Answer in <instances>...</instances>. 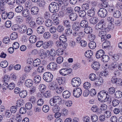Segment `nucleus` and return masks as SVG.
I'll use <instances>...</instances> for the list:
<instances>
[{
  "mask_svg": "<svg viewBox=\"0 0 122 122\" xmlns=\"http://www.w3.org/2000/svg\"><path fill=\"white\" fill-rule=\"evenodd\" d=\"M44 97L46 98L50 97L51 96L50 92L49 90H46L44 92H43Z\"/></svg>",
  "mask_w": 122,
  "mask_h": 122,
  "instance_id": "nucleus-48",
  "label": "nucleus"
},
{
  "mask_svg": "<svg viewBox=\"0 0 122 122\" xmlns=\"http://www.w3.org/2000/svg\"><path fill=\"white\" fill-rule=\"evenodd\" d=\"M109 96L107 92L105 90L101 91L98 95V99L101 102H103L109 100L110 99Z\"/></svg>",
  "mask_w": 122,
  "mask_h": 122,
  "instance_id": "nucleus-1",
  "label": "nucleus"
},
{
  "mask_svg": "<svg viewBox=\"0 0 122 122\" xmlns=\"http://www.w3.org/2000/svg\"><path fill=\"white\" fill-rule=\"evenodd\" d=\"M70 95V93L68 91H64L63 93V97L64 98L66 99L69 98Z\"/></svg>",
  "mask_w": 122,
  "mask_h": 122,
  "instance_id": "nucleus-36",
  "label": "nucleus"
},
{
  "mask_svg": "<svg viewBox=\"0 0 122 122\" xmlns=\"http://www.w3.org/2000/svg\"><path fill=\"white\" fill-rule=\"evenodd\" d=\"M82 93L81 90L79 88L74 89L73 91V95L76 97H79L81 95Z\"/></svg>",
  "mask_w": 122,
  "mask_h": 122,
  "instance_id": "nucleus-10",
  "label": "nucleus"
},
{
  "mask_svg": "<svg viewBox=\"0 0 122 122\" xmlns=\"http://www.w3.org/2000/svg\"><path fill=\"white\" fill-rule=\"evenodd\" d=\"M19 94L20 97L24 98L27 95V92L26 91L23 90L20 92Z\"/></svg>",
  "mask_w": 122,
  "mask_h": 122,
  "instance_id": "nucleus-47",
  "label": "nucleus"
},
{
  "mask_svg": "<svg viewBox=\"0 0 122 122\" xmlns=\"http://www.w3.org/2000/svg\"><path fill=\"white\" fill-rule=\"evenodd\" d=\"M98 16L102 18L106 17L107 15V10L103 8L99 9L97 13Z\"/></svg>",
  "mask_w": 122,
  "mask_h": 122,
  "instance_id": "nucleus-6",
  "label": "nucleus"
},
{
  "mask_svg": "<svg viewBox=\"0 0 122 122\" xmlns=\"http://www.w3.org/2000/svg\"><path fill=\"white\" fill-rule=\"evenodd\" d=\"M72 71V69H62L59 71L60 74L62 75L65 76L70 73Z\"/></svg>",
  "mask_w": 122,
  "mask_h": 122,
  "instance_id": "nucleus-9",
  "label": "nucleus"
},
{
  "mask_svg": "<svg viewBox=\"0 0 122 122\" xmlns=\"http://www.w3.org/2000/svg\"><path fill=\"white\" fill-rule=\"evenodd\" d=\"M86 20L84 19V20H82L81 21L80 25L81 27L83 28H85L88 26V22Z\"/></svg>",
  "mask_w": 122,
  "mask_h": 122,
  "instance_id": "nucleus-25",
  "label": "nucleus"
},
{
  "mask_svg": "<svg viewBox=\"0 0 122 122\" xmlns=\"http://www.w3.org/2000/svg\"><path fill=\"white\" fill-rule=\"evenodd\" d=\"M63 50L64 49L63 48H60L58 49L56 52L57 55L59 56L62 55L63 53Z\"/></svg>",
  "mask_w": 122,
  "mask_h": 122,
  "instance_id": "nucleus-52",
  "label": "nucleus"
},
{
  "mask_svg": "<svg viewBox=\"0 0 122 122\" xmlns=\"http://www.w3.org/2000/svg\"><path fill=\"white\" fill-rule=\"evenodd\" d=\"M49 107L47 105H44L42 107V110L43 111L45 112H48L49 110Z\"/></svg>",
  "mask_w": 122,
  "mask_h": 122,
  "instance_id": "nucleus-64",
  "label": "nucleus"
},
{
  "mask_svg": "<svg viewBox=\"0 0 122 122\" xmlns=\"http://www.w3.org/2000/svg\"><path fill=\"white\" fill-rule=\"evenodd\" d=\"M76 22H75L73 23L72 26L71 27L72 29L73 30H75L76 31H79L80 30V27L79 25L77 26L76 25Z\"/></svg>",
  "mask_w": 122,
  "mask_h": 122,
  "instance_id": "nucleus-34",
  "label": "nucleus"
},
{
  "mask_svg": "<svg viewBox=\"0 0 122 122\" xmlns=\"http://www.w3.org/2000/svg\"><path fill=\"white\" fill-rule=\"evenodd\" d=\"M79 17L83 18L84 19H86V13L85 10H81L78 13Z\"/></svg>",
  "mask_w": 122,
  "mask_h": 122,
  "instance_id": "nucleus-24",
  "label": "nucleus"
},
{
  "mask_svg": "<svg viewBox=\"0 0 122 122\" xmlns=\"http://www.w3.org/2000/svg\"><path fill=\"white\" fill-rule=\"evenodd\" d=\"M110 42L109 41H107L104 42L102 44V47L106 49L110 47Z\"/></svg>",
  "mask_w": 122,
  "mask_h": 122,
  "instance_id": "nucleus-30",
  "label": "nucleus"
},
{
  "mask_svg": "<svg viewBox=\"0 0 122 122\" xmlns=\"http://www.w3.org/2000/svg\"><path fill=\"white\" fill-rule=\"evenodd\" d=\"M106 24L105 21L103 20H101L95 26L96 29L97 30H102L103 29L105 30Z\"/></svg>",
  "mask_w": 122,
  "mask_h": 122,
  "instance_id": "nucleus-5",
  "label": "nucleus"
},
{
  "mask_svg": "<svg viewBox=\"0 0 122 122\" xmlns=\"http://www.w3.org/2000/svg\"><path fill=\"white\" fill-rule=\"evenodd\" d=\"M61 98L60 97L55 96L50 100V103L52 106L56 105L61 102Z\"/></svg>",
  "mask_w": 122,
  "mask_h": 122,
  "instance_id": "nucleus-3",
  "label": "nucleus"
},
{
  "mask_svg": "<svg viewBox=\"0 0 122 122\" xmlns=\"http://www.w3.org/2000/svg\"><path fill=\"white\" fill-rule=\"evenodd\" d=\"M54 44L53 41L51 40H49L46 41L44 43L43 46L45 49L51 47Z\"/></svg>",
  "mask_w": 122,
  "mask_h": 122,
  "instance_id": "nucleus-13",
  "label": "nucleus"
},
{
  "mask_svg": "<svg viewBox=\"0 0 122 122\" xmlns=\"http://www.w3.org/2000/svg\"><path fill=\"white\" fill-rule=\"evenodd\" d=\"M45 30L44 27L42 26H40L37 29V33L39 34H42L45 32Z\"/></svg>",
  "mask_w": 122,
  "mask_h": 122,
  "instance_id": "nucleus-22",
  "label": "nucleus"
},
{
  "mask_svg": "<svg viewBox=\"0 0 122 122\" xmlns=\"http://www.w3.org/2000/svg\"><path fill=\"white\" fill-rule=\"evenodd\" d=\"M103 82V79L102 77H99L97 78L96 80L95 83L98 85H101L102 84Z\"/></svg>",
  "mask_w": 122,
  "mask_h": 122,
  "instance_id": "nucleus-32",
  "label": "nucleus"
},
{
  "mask_svg": "<svg viewBox=\"0 0 122 122\" xmlns=\"http://www.w3.org/2000/svg\"><path fill=\"white\" fill-rule=\"evenodd\" d=\"M69 17L70 20L72 21H74L77 19V15L75 13H73L70 14L69 15Z\"/></svg>",
  "mask_w": 122,
  "mask_h": 122,
  "instance_id": "nucleus-15",
  "label": "nucleus"
},
{
  "mask_svg": "<svg viewBox=\"0 0 122 122\" xmlns=\"http://www.w3.org/2000/svg\"><path fill=\"white\" fill-rule=\"evenodd\" d=\"M118 66V64L117 63L115 62L113 63L109 67V69L113 70L116 69L117 68Z\"/></svg>",
  "mask_w": 122,
  "mask_h": 122,
  "instance_id": "nucleus-40",
  "label": "nucleus"
},
{
  "mask_svg": "<svg viewBox=\"0 0 122 122\" xmlns=\"http://www.w3.org/2000/svg\"><path fill=\"white\" fill-rule=\"evenodd\" d=\"M39 10V9L38 7L34 6L31 8V12L32 14L36 15L38 14Z\"/></svg>",
  "mask_w": 122,
  "mask_h": 122,
  "instance_id": "nucleus-18",
  "label": "nucleus"
},
{
  "mask_svg": "<svg viewBox=\"0 0 122 122\" xmlns=\"http://www.w3.org/2000/svg\"><path fill=\"white\" fill-rule=\"evenodd\" d=\"M98 19L97 17H92L90 20V22L93 24L96 23L98 21Z\"/></svg>",
  "mask_w": 122,
  "mask_h": 122,
  "instance_id": "nucleus-45",
  "label": "nucleus"
},
{
  "mask_svg": "<svg viewBox=\"0 0 122 122\" xmlns=\"http://www.w3.org/2000/svg\"><path fill=\"white\" fill-rule=\"evenodd\" d=\"M23 6L21 5L18 6L15 9V11L17 13L21 12L23 10Z\"/></svg>",
  "mask_w": 122,
  "mask_h": 122,
  "instance_id": "nucleus-51",
  "label": "nucleus"
},
{
  "mask_svg": "<svg viewBox=\"0 0 122 122\" xmlns=\"http://www.w3.org/2000/svg\"><path fill=\"white\" fill-rule=\"evenodd\" d=\"M37 4L38 6L40 7H43L45 4V2L43 0H41L38 1Z\"/></svg>",
  "mask_w": 122,
  "mask_h": 122,
  "instance_id": "nucleus-57",
  "label": "nucleus"
},
{
  "mask_svg": "<svg viewBox=\"0 0 122 122\" xmlns=\"http://www.w3.org/2000/svg\"><path fill=\"white\" fill-rule=\"evenodd\" d=\"M92 67L94 70H97L100 68V64L99 62L95 61L92 64Z\"/></svg>",
  "mask_w": 122,
  "mask_h": 122,
  "instance_id": "nucleus-17",
  "label": "nucleus"
},
{
  "mask_svg": "<svg viewBox=\"0 0 122 122\" xmlns=\"http://www.w3.org/2000/svg\"><path fill=\"white\" fill-rule=\"evenodd\" d=\"M48 8L50 12L52 13H55L59 10V5L58 3L56 2H52L49 5Z\"/></svg>",
  "mask_w": 122,
  "mask_h": 122,
  "instance_id": "nucleus-2",
  "label": "nucleus"
},
{
  "mask_svg": "<svg viewBox=\"0 0 122 122\" xmlns=\"http://www.w3.org/2000/svg\"><path fill=\"white\" fill-rule=\"evenodd\" d=\"M82 8L83 10L85 11L88 10L89 8V4L86 3L82 5Z\"/></svg>",
  "mask_w": 122,
  "mask_h": 122,
  "instance_id": "nucleus-61",
  "label": "nucleus"
},
{
  "mask_svg": "<svg viewBox=\"0 0 122 122\" xmlns=\"http://www.w3.org/2000/svg\"><path fill=\"white\" fill-rule=\"evenodd\" d=\"M41 61L40 59L37 58L34 60L33 63V66L35 67H37L41 64Z\"/></svg>",
  "mask_w": 122,
  "mask_h": 122,
  "instance_id": "nucleus-31",
  "label": "nucleus"
},
{
  "mask_svg": "<svg viewBox=\"0 0 122 122\" xmlns=\"http://www.w3.org/2000/svg\"><path fill=\"white\" fill-rule=\"evenodd\" d=\"M63 25L66 28H71V25L69 21L68 20H65L63 21Z\"/></svg>",
  "mask_w": 122,
  "mask_h": 122,
  "instance_id": "nucleus-26",
  "label": "nucleus"
},
{
  "mask_svg": "<svg viewBox=\"0 0 122 122\" xmlns=\"http://www.w3.org/2000/svg\"><path fill=\"white\" fill-rule=\"evenodd\" d=\"M37 39V38L36 36L32 35L30 37L29 40L31 43H34L36 42Z\"/></svg>",
  "mask_w": 122,
  "mask_h": 122,
  "instance_id": "nucleus-20",
  "label": "nucleus"
},
{
  "mask_svg": "<svg viewBox=\"0 0 122 122\" xmlns=\"http://www.w3.org/2000/svg\"><path fill=\"white\" fill-rule=\"evenodd\" d=\"M51 34L50 32H45L43 34V37L44 38L47 39H49L51 37Z\"/></svg>",
  "mask_w": 122,
  "mask_h": 122,
  "instance_id": "nucleus-56",
  "label": "nucleus"
},
{
  "mask_svg": "<svg viewBox=\"0 0 122 122\" xmlns=\"http://www.w3.org/2000/svg\"><path fill=\"white\" fill-rule=\"evenodd\" d=\"M92 31V27L88 26L85 27L84 29V32L85 33L87 34L91 33Z\"/></svg>",
  "mask_w": 122,
  "mask_h": 122,
  "instance_id": "nucleus-29",
  "label": "nucleus"
},
{
  "mask_svg": "<svg viewBox=\"0 0 122 122\" xmlns=\"http://www.w3.org/2000/svg\"><path fill=\"white\" fill-rule=\"evenodd\" d=\"M121 15V12L118 10L115 11L113 13V17L116 18H120Z\"/></svg>",
  "mask_w": 122,
  "mask_h": 122,
  "instance_id": "nucleus-21",
  "label": "nucleus"
},
{
  "mask_svg": "<svg viewBox=\"0 0 122 122\" xmlns=\"http://www.w3.org/2000/svg\"><path fill=\"white\" fill-rule=\"evenodd\" d=\"M18 107L16 106H12L10 108V111L11 113L14 114L17 111Z\"/></svg>",
  "mask_w": 122,
  "mask_h": 122,
  "instance_id": "nucleus-55",
  "label": "nucleus"
},
{
  "mask_svg": "<svg viewBox=\"0 0 122 122\" xmlns=\"http://www.w3.org/2000/svg\"><path fill=\"white\" fill-rule=\"evenodd\" d=\"M56 52L55 50L54 49H51L50 51V56H51L52 57V59L51 60L52 61H53L54 58L55 56L56 55Z\"/></svg>",
  "mask_w": 122,
  "mask_h": 122,
  "instance_id": "nucleus-37",
  "label": "nucleus"
},
{
  "mask_svg": "<svg viewBox=\"0 0 122 122\" xmlns=\"http://www.w3.org/2000/svg\"><path fill=\"white\" fill-rule=\"evenodd\" d=\"M102 60L104 62H107L109 60V57L107 55H104L101 58Z\"/></svg>",
  "mask_w": 122,
  "mask_h": 122,
  "instance_id": "nucleus-42",
  "label": "nucleus"
},
{
  "mask_svg": "<svg viewBox=\"0 0 122 122\" xmlns=\"http://www.w3.org/2000/svg\"><path fill=\"white\" fill-rule=\"evenodd\" d=\"M46 86L44 84L40 85L39 86V89L41 92H44L46 90Z\"/></svg>",
  "mask_w": 122,
  "mask_h": 122,
  "instance_id": "nucleus-33",
  "label": "nucleus"
},
{
  "mask_svg": "<svg viewBox=\"0 0 122 122\" xmlns=\"http://www.w3.org/2000/svg\"><path fill=\"white\" fill-rule=\"evenodd\" d=\"M81 82V80L79 78H74L72 79L71 81L72 86L76 87L79 86L80 85Z\"/></svg>",
  "mask_w": 122,
  "mask_h": 122,
  "instance_id": "nucleus-7",
  "label": "nucleus"
},
{
  "mask_svg": "<svg viewBox=\"0 0 122 122\" xmlns=\"http://www.w3.org/2000/svg\"><path fill=\"white\" fill-rule=\"evenodd\" d=\"M93 52L91 51H87L85 54V56L87 58H91L93 55Z\"/></svg>",
  "mask_w": 122,
  "mask_h": 122,
  "instance_id": "nucleus-44",
  "label": "nucleus"
},
{
  "mask_svg": "<svg viewBox=\"0 0 122 122\" xmlns=\"http://www.w3.org/2000/svg\"><path fill=\"white\" fill-rule=\"evenodd\" d=\"M52 108L53 112L54 113L58 112L60 110V107L56 105L54 106Z\"/></svg>",
  "mask_w": 122,
  "mask_h": 122,
  "instance_id": "nucleus-59",
  "label": "nucleus"
},
{
  "mask_svg": "<svg viewBox=\"0 0 122 122\" xmlns=\"http://www.w3.org/2000/svg\"><path fill=\"white\" fill-rule=\"evenodd\" d=\"M114 97L117 98H121L122 97V92L119 91H117L115 92Z\"/></svg>",
  "mask_w": 122,
  "mask_h": 122,
  "instance_id": "nucleus-39",
  "label": "nucleus"
},
{
  "mask_svg": "<svg viewBox=\"0 0 122 122\" xmlns=\"http://www.w3.org/2000/svg\"><path fill=\"white\" fill-rule=\"evenodd\" d=\"M107 35L106 30H104L99 31L98 33V36L101 38V40L102 41H103L105 40L106 39V36Z\"/></svg>",
  "mask_w": 122,
  "mask_h": 122,
  "instance_id": "nucleus-12",
  "label": "nucleus"
},
{
  "mask_svg": "<svg viewBox=\"0 0 122 122\" xmlns=\"http://www.w3.org/2000/svg\"><path fill=\"white\" fill-rule=\"evenodd\" d=\"M19 31L21 33H24L26 31L27 28L26 26L25 25H22L19 27Z\"/></svg>",
  "mask_w": 122,
  "mask_h": 122,
  "instance_id": "nucleus-19",
  "label": "nucleus"
},
{
  "mask_svg": "<svg viewBox=\"0 0 122 122\" xmlns=\"http://www.w3.org/2000/svg\"><path fill=\"white\" fill-rule=\"evenodd\" d=\"M53 76L52 74L49 72L44 73L43 74V78L44 80L47 82H50L53 79Z\"/></svg>",
  "mask_w": 122,
  "mask_h": 122,
  "instance_id": "nucleus-4",
  "label": "nucleus"
},
{
  "mask_svg": "<svg viewBox=\"0 0 122 122\" xmlns=\"http://www.w3.org/2000/svg\"><path fill=\"white\" fill-rule=\"evenodd\" d=\"M91 117L92 121L94 122H96L98 119L97 116L95 114L92 115Z\"/></svg>",
  "mask_w": 122,
  "mask_h": 122,
  "instance_id": "nucleus-62",
  "label": "nucleus"
},
{
  "mask_svg": "<svg viewBox=\"0 0 122 122\" xmlns=\"http://www.w3.org/2000/svg\"><path fill=\"white\" fill-rule=\"evenodd\" d=\"M30 27L32 28H35L37 27V25L34 21H31L29 23Z\"/></svg>",
  "mask_w": 122,
  "mask_h": 122,
  "instance_id": "nucleus-60",
  "label": "nucleus"
},
{
  "mask_svg": "<svg viewBox=\"0 0 122 122\" xmlns=\"http://www.w3.org/2000/svg\"><path fill=\"white\" fill-rule=\"evenodd\" d=\"M95 8L92 7L91 9L88 10L87 12V15L89 17H92L95 15Z\"/></svg>",
  "mask_w": 122,
  "mask_h": 122,
  "instance_id": "nucleus-16",
  "label": "nucleus"
},
{
  "mask_svg": "<svg viewBox=\"0 0 122 122\" xmlns=\"http://www.w3.org/2000/svg\"><path fill=\"white\" fill-rule=\"evenodd\" d=\"M114 28V26L112 23H109L107 28L105 27V29L108 31L110 30H112Z\"/></svg>",
  "mask_w": 122,
  "mask_h": 122,
  "instance_id": "nucleus-58",
  "label": "nucleus"
},
{
  "mask_svg": "<svg viewBox=\"0 0 122 122\" xmlns=\"http://www.w3.org/2000/svg\"><path fill=\"white\" fill-rule=\"evenodd\" d=\"M25 84L26 86L30 87L33 85V81L31 79H27L25 81Z\"/></svg>",
  "mask_w": 122,
  "mask_h": 122,
  "instance_id": "nucleus-23",
  "label": "nucleus"
},
{
  "mask_svg": "<svg viewBox=\"0 0 122 122\" xmlns=\"http://www.w3.org/2000/svg\"><path fill=\"white\" fill-rule=\"evenodd\" d=\"M15 20L17 23H21L23 21V17L20 15H18L16 17Z\"/></svg>",
  "mask_w": 122,
  "mask_h": 122,
  "instance_id": "nucleus-38",
  "label": "nucleus"
},
{
  "mask_svg": "<svg viewBox=\"0 0 122 122\" xmlns=\"http://www.w3.org/2000/svg\"><path fill=\"white\" fill-rule=\"evenodd\" d=\"M29 11L27 9L23 10L22 12V15L24 17H27L29 15Z\"/></svg>",
  "mask_w": 122,
  "mask_h": 122,
  "instance_id": "nucleus-28",
  "label": "nucleus"
},
{
  "mask_svg": "<svg viewBox=\"0 0 122 122\" xmlns=\"http://www.w3.org/2000/svg\"><path fill=\"white\" fill-rule=\"evenodd\" d=\"M36 21L37 24L39 25H41L44 23V19L41 17H38L37 18Z\"/></svg>",
  "mask_w": 122,
  "mask_h": 122,
  "instance_id": "nucleus-43",
  "label": "nucleus"
},
{
  "mask_svg": "<svg viewBox=\"0 0 122 122\" xmlns=\"http://www.w3.org/2000/svg\"><path fill=\"white\" fill-rule=\"evenodd\" d=\"M88 46L90 49H93L96 47V43L94 41H91L88 44Z\"/></svg>",
  "mask_w": 122,
  "mask_h": 122,
  "instance_id": "nucleus-46",
  "label": "nucleus"
},
{
  "mask_svg": "<svg viewBox=\"0 0 122 122\" xmlns=\"http://www.w3.org/2000/svg\"><path fill=\"white\" fill-rule=\"evenodd\" d=\"M52 19L53 20V22L54 25H56L59 24V20L58 17L56 16L54 17L52 16Z\"/></svg>",
  "mask_w": 122,
  "mask_h": 122,
  "instance_id": "nucleus-41",
  "label": "nucleus"
},
{
  "mask_svg": "<svg viewBox=\"0 0 122 122\" xmlns=\"http://www.w3.org/2000/svg\"><path fill=\"white\" fill-rule=\"evenodd\" d=\"M104 54V51L102 50H99L97 52L96 56L97 58H101Z\"/></svg>",
  "mask_w": 122,
  "mask_h": 122,
  "instance_id": "nucleus-14",
  "label": "nucleus"
},
{
  "mask_svg": "<svg viewBox=\"0 0 122 122\" xmlns=\"http://www.w3.org/2000/svg\"><path fill=\"white\" fill-rule=\"evenodd\" d=\"M8 63L6 61H3L0 63V66L3 68L7 67L8 65Z\"/></svg>",
  "mask_w": 122,
  "mask_h": 122,
  "instance_id": "nucleus-53",
  "label": "nucleus"
},
{
  "mask_svg": "<svg viewBox=\"0 0 122 122\" xmlns=\"http://www.w3.org/2000/svg\"><path fill=\"white\" fill-rule=\"evenodd\" d=\"M41 79V77L37 75L35 76L33 80L34 83L36 84L39 83Z\"/></svg>",
  "mask_w": 122,
  "mask_h": 122,
  "instance_id": "nucleus-27",
  "label": "nucleus"
},
{
  "mask_svg": "<svg viewBox=\"0 0 122 122\" xmlns=\"http://www.w3.org/2000/svg\"><path fill=\"white\" fill-rule=\"evenodd\" d=\"M24 104V103L21 101L20 100H18L17 101L16 106L18 108L22 106Z\"/></svg>",
  "mask_w": 122,
  "mask_h": 122,
  "instance_id": "nucleus-63",
  "label": "nucleus"
},
{
  "mask_svg": "<svg viewBox=\"0 0 122 122\" xmlns=\"http://www.w3.org/2000/svg\"><path fill=\"white\" fill-rule=\"evenodd\" d=\"M45 25L47 27H50L52 25V22L51 20L50 19H47L45 21Z\"/></svg>",
  "mask_w": 122,
  "mask_h": 122,
  "instance_id": "nucleus-49",
  "label": "nucleus"
},
{
  "mask_svg": "<svg viewBox=\"0 0 122 122\" xmlns=\"http://www.w3.org/2000/svg\"><path fill=\"white\" fill-rule=\"evenodd\" d=\"M66 81V78L64 77H62L59 78L58 79V83L62 84H65Z\"/></svg>",
  "mask_w": 122,
  "mask_h": 122,
  "instance_id": "nucleus-50",
  "label": "nucleus"
},
{
  "mask_svg": "<svg viewBox=\"0 0 122 122\" xmlns=\"http://www.w3.org/2000/svg\"><path fill=\"white\" fill-rule=\"evenodd\" d=\"M18 36L17 34L15 32H14L11 34L10 37L12 40L15 39L17 38Z\"/></svg>",
  "mask_w": 122,
  "mask_h": 122,
  "instance_id": "nucleus-54",
  "label": "nucleus"
},
{
  "mask_svg": "<svg viewBox=\"0 0 122 122\" xmlns=\"http://www.w3.org/2000/svg\"><path fill=\"white\" fill-rule=\"evenodd\" d=\"M55 45L57 47L63 48L64 49H66L67 46V43H63L62 42L60 41L59 40L56 41Z\"/></svg>",
  "mask_w": 122,
  "mask_h": 122,
  "instance_id": "nucleus-8",
  "label": "nucleus"
},
{
  "mask_svg": "<svg viewBox=\"0 0 122 122\" xmlns=\"http://www.w3.org/2000/svg\"><path fill=\"white\" fill-rule=\"evenodd\" d=\"M59 40L60 41L64 43H66V42L67 41V39L66 36L64 35H62L59 37Z\"/></svg>",
  "mask_w": 122,
  "mask_h": 122,
  "instance_id": "nucleus-35",
  "label": "nucleus"
},
{
  "mask_svg": "<svg viewBox=\"0 0 122 122\" xmlns=\"http://www.w3.org/2000/svg\"><path fill=\"white\" fill-rule=\"evenodd\" d=\"M57 64L54 62L50 63L47 66V69L52 71H54L57 69Z\"/></svg>",
  "mask_w": 122,
  "mask_h": 122,
  "instance_id": "nucleus-11",
  "label": "nucleus"
}]
</instances>
